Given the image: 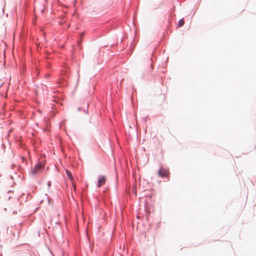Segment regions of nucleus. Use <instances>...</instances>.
Here are the masks:
<instances>
[{
  "mask_svg": "<svg viewBox=\"0 0 256 256\" xmlns=\"http://www.w3.org/2000/svg\"><path fill=\"white\" fill-rule=\"evenodd\" d=\"M106 182V178L104 176H99V179L98 180V187H100L102 186H104Z\"/></svg>",
  "mask_w": 256,
  "mask_h": 256,
  "instance_id": "obj_3",
  "label": "nucleus"
},
{
  "mask_svg": "<svg viewBox=\"0 0 256 256\" xmlns=\"http://www.w3.org/2000/svg\"><path fill=\"white\" fill-rule=\"evenodd\" d=\"M44 168L43 165L41 163L38 164L32 170V173L36 174L40 172Z\"/></svg>",
  "mask_w": 256,
  "mask_h": 256,
  "instance_id": "obj_2",
  "label": "nucleus"
},
{
  "mask_svg": "<svg viewBox=\"0 0 256 256\" xmlns=\"http://www.w3.org/2000/svg\"><path fill=\"white\" fill-rule=\"evenodd\" d=\"M158 174L162 178L166 177L169 180L170 173L168 169L161 168L158 171Z\"/></svg>",
  "mask_w": 256,
  "mask_h": 256,
  "instance_id": "obj_1",
  "label": "nucleus"
},
{
  "mask_svg": "<svg viewBox=\"0 0 256 256\" xmlns=\"http://www.w3.org/2000/svg\"><path fill=\"white\" fill-rule=\"evenodd\" d=\"M184 20L183 19H181L178 22V26H184Z\"/></svg>",
  "mask_w": 256,
  "mask_h": 256,
  "instance_id": "obj_5",
  "label": "nucleus"
},
{
  "mask_svg": "<svg viewBox=\"0 0 256 256\" xmlns=\"http://www.w3.org/2000/svg\"><path fill=\"white\" fill-rule=\"evenodd\" d=\"M66 174L70 180L71 182H72V181H74L73 176L72 175V174L71 172L69 170H66Z\"/></svg>",
  "mask_w": 256,
  "mask_h": 256,
  "instance_id": "obj_4",
  "label": "nucleus"
},
{
  "mask_svg": "<svg viewBox=\"0 0 256 256\" xmlns=\"http://www.w3.org/2000/svg\"><path fill=\"white\" fill-rule=\"evenodd\" d=\"M72 188H74V191H76V183L74 182V181H72Z\"/></svg>",
  "mask_w": 256,
  "mask_h": 256,
  "instance_id": "obj_6",
  "label": "nucleus"
}]
</instances>
